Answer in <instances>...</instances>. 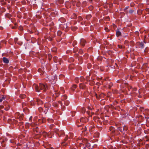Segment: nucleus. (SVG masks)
Wrapping results in <instances>:
<instances>
[{
	"label": "nucleus",
	"mask_w": 149,
	"mask_h": 149,
	"mask_svg": "<svg viewBox=\"0 0 149 149\" xmlns=\"http://www.w3.org/2000/svg\"><path fill=\"white\" fill-rule=\"evenodd\" d=\"M63 131H61L59 132L58 134L59 136V137H61V135H63Z\"/></svg>",
	"instance_id": "obj_15"
},
{
	"label": "nucleus",
	"mask_w": 149,
	"mask_h": 149,
	"mask_svg": "<svg viewBox=\"0 0 149 149\" xmlns=\"http://www.w3.org/2000/svg\"><path fill=\"white\" fill-rule=\"evenodd\" d=\"M37 102L38 104H43V102L40 100H38L37 101Z\"/></svg>",
	"instance_id": "obj_30"
},
{
	"label": "nucleus",
	"mask_w": 149,
	"mask_h": 149,
	"mask_svg": "<svg viewBox=\"0 0 149 149\" xmlns=\"http://www.w3.org/2000/svg\"><path fill=\"white\" fill-rule=\"evenodd\" d=\"M20 114L19 113L17 112L15 114V117L16 119H18Z\"/></svg>",
	"instance_id": "obj_14"
},
{
	"label": "nucleus",
	"mask_w": 149,
	"mask_h": 149,
	"mask_svg": "<svg viewBox=\"0 0 149 149\" xmlns=\"http://www.w3.org/2000/svg\"><path fill=\"white\" fill-rule=\"evenodd\" d=\"M78 50V49L77 48L75 47L74 49L73 50L74 52H76Z\"/></svg>",
	"instance_id": "obj_41"
},
{
	"label": "nucleus",
	"mask_w": 149,
	"mask_h": 149,
	"mask_svg": "<svg viewBox=\"0 0 149 149\" xmlns=\"http://www.w3.org/2000/svg\"><path fill=\"white\" fill-rule=\"evenodd\" d=\"M81 5V4L79 1H78L76 3V6L77 7H80Z\"/></svg>",
	"instance_id": "obj_26"
},
{
	"label": "nucleus",
	"mask_w": 149,
	"mask_h": 149,
	"mask_svg": "<svg viewBox=\"0 0 149 149\" xmlns=\"http://www.w3.org/2000/svg\"><path fill=\"white\" fill-rule=\"evenodd\" d=\"M79 87L81 89H85L86 88V86L85 85L83 84H79Z\"/></svg>",
	"instance_id": "obj_10"
},
{
	"label": "nucleus",
	"mask_w": 149,
	"mask_h": 149,
	"mask_svg": "<svg viewBox=\"0 0 149 149\" xmlns=\"http://www.w3.org/2000/svg\"><path fill=\"white\" fill-rule=\"evenodd\" d=\"M25 105V103H22V105L23 106L24 105Z\"/></svg>",
	"instance_id": "obj_54"
},
{
	"label": "nucleus",
	"mask_w": 149,
	"mask_h": 149,
	"mask_svg": "<svg viewBox=\"0 0 149 149\" xmlns=\"http://www.w3.org/2000/svg\"><path fill=\"white\" fill-rule=\"evenodd\" d=\"M17 43L20 45H21L22 44V42H17Z\"/></svg>",
	"instance_id": "obj_46"
},
{
	"label": "nucleus",
	"mask_w": 149,
	"mask_h": 149,
	"mask_svg": "<svg viewBox=\"0 0 149 149\" xmlns=\"http://www.w3.org/2000/svg\"><path fill=\"white\" fill-rule=\"evenodd\" d=\"M19 97L20 98L22 99H23L25 97L26 95L24 94H21L19 95Z\"/></svg>",
	"instance_id": "obj_24"
},
{
	"label": "nucleus",
	"mask_w": 149,
	"mask_h": 149,
	"mask_svg": "<svg viewBox=\"0 0 149 149\" xmlns=\"http://www.w3.org/2000/svg\"><path fill=\"white\" fill-rule=\"evenodd\" d=\"M10 107L8 105V106L6 107V108L5 109L6 111H8Z\"/></svg>",
	"instance_id": "obj_39"
},
{
	"label": "nucleus",
	"mask_w": 149,
	"mask_h": 149,
	"mask_svg": "<svg viewBox=\"0 0 149 149\" xmlns=\"http://www.w3.org/2000/svg\"><path fill=\"white\" fill-rule=\"evenodd\" d=\"M129 7V6H127L124 9V11L127 13L128 12L127 11V10L128 8Z\"/></svg>",
	"instance_id": "obj_34"
},
{
	"label": "nucleus",
	"mask_w": 149,
	"mask_h": 149,
	"mask_svg": "<svg viewBox=\"0 0 149 149\" xmlns=\"http://www.w3.org/2000/svg\"><path fill=\"white\" fill-rule=\"evenodd\" d=\"M1 140H2V139H0V142L1 143L2 142V141H1Z\"/></svg>",
	"instance_id": "obj_58"
},
{
	"label": "nucleus",
	"mask_w": 149,
	"mask_h": 149,
	"mask_svg": "<svg viewBox=\"0 0 149 149\" xmlns=\"http://www.w3.org/2000/svg\"><path fill=\"white\" fill-rule=\"evenodd\" d=\"M67 96L65 95H64L61 96V100H62L64 102L67 99Z\"/></svg>",
	"instance_id": "obj_11"
},
{
	"label": "nucleus",
	"mask_w": 149,
	"mask_h": 149,
	"mask_svg": "<svg viewBox=\"0 0 149 149\" xmlns=\"http://www.w3.org/2000/svg\"><path fill=\"white\" fill-rule=\"evenodd\" d=\"M106 28H105V30L106 31H108V30H106Z\"/></svg>",
	"instance_id": "obj_62"
},
{
	"label": "nucleus",
	"mask_w": 149,
	"mask_h": 149,
	"mask_svg": "<svg viewBox=\"0 0 149 149\" xmlns=\"http://www.w3.org/2000/svg\"><path fill=\"white\" fill-rule=\"evenodd\" d=\"M127 36V33H123L122 36L121 35V36L124 37H126Z\"/></svg>",
	"instance_id": "obj_33"
},
{
	"label": "nucleus",
	"mask_w": 149,
	"mask_h": 149,
	"mask_svg": "<svg viewBox=\"0 0 149 149\" xmlns=\"http://www.w3.org/2000/svg\"><path fill=\"white\" fill-rule=\"evenodd\" d=\"M64 103L65 105L66 106H68L69 104V102L68 100H66L65 101H64Z\"/></svg>",
	"instance_id": "obj_22"
},
{
	"label": "nucleus",
	"mask_w": 149,
	"mask_h": 149,
	"mask_svg": "<svg viewBox=\"0 0 149 149\" xmlns=\"http://www.w3.org/2000/svg\"><path fill=\"white\" fill-rule=\"evenodd\" d=\"M10 143H15V141L13 139H11L10 140Z\"/></svg>",
	"instance_id": "obj_32"
},
{
	"label": "nucleus",
	"mask_w": 149,
	"mask_h": 149,
	"mask_svg": "<svg viewBox=\"0 0 149 149\" xmlns=\"http://www.w3.org/2000/svg\"><path fill=\"white\" fill-rule=\"evenodd\" d=\"M35 131L38 134H36V135L34 136V138L35 139H38L41 136L42 131L39 130L38 127H36L35 128Z\"/></svg>",
	"instance_id": "obj_2"
},
{
	"label": "nucleus",
	"mask_w": 149,
	"mask_h": 149,
	"mask_svg": "<svg viewBox=\"0 0 149 149\" xmlns=\"http://www.w3.org/2000/svg\"><path fill=\"white\" fill-rule=\"evenodd\" d=\"M58 60V58L56 56H54L53 57V60L54 62L57 63Z\"/></svg>",
	"instance_id": "obj_21"
},
{
	"label": "nucleus",
	"mask_w": 149,
	"mask_h": 149,
	"mask_svg": "<svg viewBox=\"0 0 149 149\" xmlns=\"http://www.w3.org/2000/svg\"><path fill=\"white\" fill-rule=\"evenodd\" d=\"M62 34V32L61 31H58L57 32V35L58 36H60Z\"/></svg>",
	"instance_id": "obj_27"
},
{
	"label": "nucleus",
	"mask_w": 149,
	"mask_h": 149,
	"mask_svg": "<svg viewBox=\"0 0 149 149\" xmlns=\"http://www.w3.org/2000/svg\"><path fill=\"white\" fill-rule=\"evenodd\" d=\"M13 121H16V120H15L14 119H13Z\"/></svg>",
	"instance_id": "obj_59"
},
{
	"label": "nucleus",
	"mask_w": 149,
	"mask_h": 149,
	"mask_svg": "<svg viewBox=\"0 0 149 149\" xmlns=\"http://www.w3.org/2000/svg\"><path fill=\"white\" fill-rule=\"evenodd\" d=\"M80 126H81V125H78V127H79Z\"/></svg>",
	"instance_id": "obj_61"
},
{
	"label": "nucleus",
	"mask_w": 149,
	"mask_h": 149,
	"mask_svg": "<svg viewBox=\"0 0 149 149\" xmlns=\"http://www.w3.org/2000/svg\"><path fill=\"white\" fill-rule=\"evenodd\" d=\"M117 128L120 132H123V134L125 133L128 129L127 127L125 126L118 127Z\"/></svg>",
	"instance_id": "obj_4"
},
{
	"label": "nucleus",
	"mask_w": 149,
	"mask_h": 149,
	"mask_svg": "<svg viewBox=\"0 0 149 149\" xmlns=\"http://www.w3.org/2000/svg\"><path fill=\"white\" fill-rule=\"evenodd\" d=\"M136 34L137 35H139V32H136Z\"/></svg>",
	"instance_id": "obj_55"
},
{
	"label": "nucleus",
	"mask_w": 149,
	"mask_h": 149,
	"mask_svg": "<svg viewBox=\"0 0 149 149\" xmlns=\"http://www.w3.org/2000/svg\"><path fill=\"white\" fill-rule=\"evenodd\" d=\"M133 10H131V9H130L129 10V12L130 13V14H132L133 13Z\"/></svg>",
	"instance_id": "obj_44"
},
{
	"label": "nucleus",
	"mask_w": 149,
	"mask_h": 149,
	"mask_svg": "<svg viewBox=\"0 0 149 149\" xmlns=\"http://www.w3.org/2000/svg\"><path fill=\"white\" fill-rule=\"evenodd\" d=\"M94 136L96 137H97L99 136V133L98 132H96L95 133Z\"/></svg>",
	"instance_id": "obj_29"
},
{
	"label": "nucleus",
	"mask_w": 149,
	"mask_h": 149,
	"mask_svg": "<svg viewBox=\"0 0 149 149\" xmlns=\"http://www.w3.org/2000/svg\"><path fill=\"white\" fill-rule=\"evenodd\" d=\"M52 79L50 80H51L52 81H54V80H56V81L57 80V76H56V74H55V73L53 72L52 74Z\"/></svg>",
	"instance_id": "obj_5"
},
{
	"label": "nucleus",
	"mask_w": 149,
	"mask_h": 149,
	"mask_svg": "<svg viewBox=\"0 0 149 149\" xmlns=\"http://www.w3.org/2000/svg\"><path fill=\"white\" fill-rule=\"evenodd\" d=\"M77 86L76 85H73L72 87V89L73 91H74L76 88Z\"/></svg>",
	"instance_id": "obj_25"
},
{
	"label": "nucleus",
	"mask_w": 149,
	"mask_h": 149,
	"mask_svg": "<svg viewBox=\"0 0 149 149\" xmlns=\"http://www.w3.org/2000/svg\"><path fill=\"white\" fill-rule=\"evenodd\" d=\"M79 53L80 54H82L83 53V51L82 50L80 49L79 50Z\"/></svg>",
	"instance_id": "obj_43"
},
{
	"label": "nucleus",
	"mask_w": 149,
	"mask_h": 149,
	"mask_svg": "<svg viewBox=\"0 0 149 149\" xmlns=\"http://www.w3.org/2000/svg\"><path fill=\"white\" fill-rule=\"evenodd\" d=\"M93 8V7L92 6H90L88 7L89 10L91 11L92 10Z\"/></svg>",
	"instance_id": "obj_31"
},
{
	"label": "nucleus",
	"mask_w": 149,
	"mask_h": 149,
	"mask_svg": "<svg viewBox=\"0 0 149 149\" xmlns=\"http://www.w3.org/2000/svg\"><path fill=\"white\" fill-rule=\"evenodd\" d=\"M58 103L59 104H61V105L62 104V103L61 102V101H58Z\"/></svg>",
	"instance_id": "obj_49"
},
{
	"label": "nucleus",
	"mask_w": 149,
	"mask_h": 149,
	"mask_svg": "<svg viewBox=\"0 0 149 149\" xmlns=\"http://www.w3.org/2000/svg\"><path fill=\"white\" fill-rule=\"evenodd\" d=\"M144 43H146V42L144 41L143 42H136V45L138 47L143 49L145 47Z\"/></svg>",
	"instance_id": "obj_3"
},
{
	"label": "nucleus",
	"mask_w": 149,
	"mask_h": 149,
	"mask_svg": "<svg viewBox=\"0 0 149 149\" xmlns=\"http://www.w3.org/2000/svg\"><path fill=\"white\" fill-rule=\"evenodd\" d=\"M54 94L56 95V97H57L59 96V94L58 92H56L55 91H54Z\"/></svg>",
	"instance_id": "obj_37"
},
{
	"label": "nucleus",
	"mask_w": 149,
	"mask_h": 149,
	"mask_svg": "<svg viewBox=\"0 0 149 149\" xmlns=\"http://www.w3.org/2000/svg\"><path fill=\"white\" fill-rule=\"evenodd\" d=\"M42 134L45 137L48 136V134L45 132H41V134Z\"/></svg>",
	"instance_id": "obj_20"
},
{
	"label": "nucleus",
	"mask_w": 149,
	"mask_h": 149,
	"mask_svg": "<svg viewBox=\"0 0 149 149\" xmlns=\"http://www.w3.org/2000/svg\"><path fill=\"white\" fill-rule=\"evenodd\" d=\"M84 141H85L86 143H85V146L87 147H88L90 146V144L88 142V141L87 140H85Z\"/></svg>",
	"instance_id": "obj_12"
},
{
	"label": "nucleus",
	"mask_w": 149,
	"mask_h": 149,
	"mask_svg": "<svg viewBox=\"0 0 149 149\" xmlns=\"http://www.w3.org/2000/svg\"><path fill=\"white\" fill-rule=\"evenodd\" d=\"M8 122L9 124H11L12 123L13 121L11 119H8Z\"/></svg>",
	"instance_id": "obj_28"
},
{
	"label": "nucleus",
	"mask_w": 149,
	"mask_h": 149,
	"mask_svg": "<svg viewBox=\"0 0 149 149\" xmlns=\"http://www.w3.org/2000/svg\"><path fill=\"white\" fill-rule=\"evenodd\" d=\"M49 64H47V65H46V68H47L48 67H49Z\"/></svg>",
	"instance_id": "obj_50"
},
{
	"label": "nucleus",
	"mask_w": 149,
	"mask_h": 149,
	"mask_svg": "<svg viewBox=\"0 0 149 149\" xmlns=\"http://www.w3.org/2000/svg\"><path fill=\"white\" fill-rule=\"evenodd\" d=\"M84 79V77H81L80 78V80H81Z\"/></svg>",
	"instance_id": "obj_51"
},
{
	"label": "nucleus",
	"mask_w": 149,
	"mask_h": 149,
	"mask_svg": "<svg viewBox=\"0 0 149 149\" xmlns=\"http://www.w3.org/2000/svg\"><path fill=\"white\" fill-rule=\"evenodd\" d=\"M86 118H81L80 120H79L78 121V122H79V121H80L81 122H82V123H85L86 122Z\"/></svg>",
	"instance_id": "obj_7"
},
{
	"label": "nucleus",
	"mask_w": 149,
	"mask_h": 149,
	"mask_svg": "<svg viewBox=\"0 0 149 149\" xmlns=\"http://www.w3.org/2000/svg\"><path fill=\"white\" fill-rule=\"evenodd\" d=\"M18 40V38H15L14 39V42L15 43H17V41Z\"/></svg>",
	"instance_id": "obj_38"
},
{
	"label": "nucleus",
	"mask_w": 149,
	"mask_h": 149,
	"mask_svg": "<svg viewBox=\"0 0 149 149\" xmlns=\"http://www.w3.org/2000/svg\"><path fill=\"white\" fill-rule=\"evenodd\" d=\"M86 149V147H84L83 149Z\"/></svg>",
	"instance_id": "obj_63"
},
{
	"label": "nucleus",
	"mask_w": 149,
	"mask_h": 149,
	"mask_svg": "<svg viewBox=\"0 0 149 149\" xmlns=\"http://www.w3.org/2000/svg\"><path fill=\"white\" fill-rule=\"evenodd\" d=\"M3 60L4 63H9V60L8 58L6 57L3 58Z\"/></svg>",
	"instance_id": "obj_9"
},
{
	"label": "nucleus",
	"mask_w": 149,
	"mask_h": 149,
	"mask_svg": "<svg viewBox=\"0 0 149 149\" xmlns=\"http://www.w3.org/2000/svg\"><path fill=\"white\" fill-rule=\"evenodd\" d=\"M83 111H84V112H82V113H84L85 112V111H84V109H83Z\"/></svg>",
	"instance_id": "obj_57"
},
{
	"label": "nucleus",
	"mask_w": 149,
	"mask_h": 149,
	"mask_svg": "<svg viewBox=\"0 0 149 149\" xmlns=\"http://www.w3.org/2000/svg\"><path fill=\"white\" fill-rule=\"evenodd\" d=\"M88 109H91V108L90 107H89Z\"/></svg>",
	"instance_id": "obj_64"
},
{
	"label": "nucleus",
	"mask_w": 149,
	"mask_h": 149,
	"mask_svg": "<svg viewBox=\"0 0 149 149\" xmlns=\"http://www.w3.org/2000/svg\"><path fill=\"white\" fill-rule=\"evenodd\" d=\"M22 27H20V28H19V29L20 30H22Z\"/></svg>",
	"instance_id": "obj_52"
},
{
	"label": "nucleus",
	"mask_w": 149,
	"mask_h": 149,
	"mask_svg": "<svg viewBox=\"0 0 149 149\" xmlns=\"http://www.w3.org/2000/svg\"><path fill=\"white\" fill-rule=\"evenodd\" d=\"M91 17L92 15L91 14H88L86 15V18L87 20H89Z\"/></svg>",
	"instance_id": "obj_17"
},
{
	"label": "nucleus",
	"mask_w": 149,
	"mask_h": 149,
	"mask_svg": "<svg viewBox=\"0 0 149 149\" xmlns=\"http://www.w3.org/2000/svg\"><path fill=\"white\" fill-rule=\"evenodd\" d=\"M68 136L67 135H66L65 136V138L64 139V141L63 142V144L64 143H65V141H66L68 139Z\"/></svg>",
	"instance_id": "obj_23"
},
{
	"label": "nucleus",
	"mask_w": 149,
	"mask_h": 149,
	"mask_svg": "<svg viewBox=\"0 0 149 149\" xmlns=\"http://www.w3.org/2000/svg\"><path fill=\"white\" fill-rule=\"evenodd\" d=\"M33 87L35 88L36 91L38 93L40 92V90H43V92H45L49 88V87L47 84H45L41 83L39 84V86L36 84H34Z\"/></svg>",
	"instance_id": "obj_1"
},
{
	"label": "nucleus",
	"mask_w": 149,
	"mask_h": 149,
	"mask_svg": "<svg viewBox=\"0 0 149 149\" xmlns=\"http://www.w3.org/2000/svg\"><path fill=\"white\" fill-rule=\"evenodd\" d=\"M78 19H79L80 21H81L82 20V18L81 16H79L78 17Z\"/></svg>",
	"instance_id": "obj_45"
},
{
	"label": "nucleus",
	"mask_w": 149,
	"mask_h": 149,
	"mask_svg": "<svg viewBox=\"0 0 149 149\" xmlns=\"http://www.w3.org/2000/svg\"><path fill=\"white\" fill-rule=\"evenodd\" d=\"M59 21L61 23H63L65 22V19L63 17H61L59 19Z\"/></svg>",
	"instance_id": "obj_16"
},
{
	"label": "nucleus",
	"mask_w": 149,
	"mask_h": 149,
	"mask_svg": "<svg viewBox=\"0 0 149 149\" xmlns=\"http://www.w3.org/2000/svg\"><path fill=\"white\" fill-rule=\"evenodd\" d=\"M86 43V40L83 38L81 39L80 40V44L82 46H84Z\"/></svg>",
	"instance_id": "obj_6"
},
{
	"label": "nucleus",
	"mask_w": 149,
	"mask_h": 149,
	"mask_svg": "<svg viewBox=\"0 0 149 149\" xmlns=\"http://www.w3.org/2000/svg\"><path fill=\"white\" fill-rule=\"evenodd\" d=\"M52 51L54 52H55L56 51V48H54L52 49Z\"/></svg>",
	"instance_id": "obj_47"
},
{
	"label": "nucleus",
	"mask_w": 149,
	"mask_h": 149,
	"mask_svg": "<svg viewBox=\"0 0 149 149\" xmlns=\"http://www.w3.org/2000/svg\"><path fill=\"white\" fill-rule=\"evenodd\" d=\"M148 144L146 145V146L148 147Z\"/></svg>",
	"instance_id": "obj_60"
},
{
	"label": "nucleus",
	"mask_w": 149,
	"mask_h": 149,
	"mask_svg": "<svg viewBox=\"0 0 149 149\" xmlns=\"http://www.w3.org/2000/svg\"><path fill=\"white\" fill-rule=\"evenodd\" d=\"M116 35L117 37L119 36H121V33L119 31V29H117L116 31Z\"/></svg>",
	"instance_id": "obj_8"
},
{
	"label": "nucleus",
	"mask_w": 149,
	"mask_h": 149,
	"mask_svg": "<svg viewBox=\"0 0 149 149\" xmlns=\"http://www.w3.org/2000/svg\"><path fill=\"white\" fill-rule=\"evenodd\" d=\"M32 118V116H31V117H30V118H29V120H31Z\"/></svg>",
	"instance_id": "obj_56"
},
{
	"label": "nucleus",
	"mask_w": 149,
	"mask_h": 149,
	"mask_svg": "<svg viewBox=\"0 0 149 149\" xmlns=\"http://www.w3.org/2000/svg\"><path fill=\"white\" fill-rule=\"evenodd\" d=\"M23 115L20 114L19 116V117L18 119L19 120V121H21L22 120H23Z\"/></svg>",
	"instance_id": "obj_18"
},
{
	"label": "nucleus",
	"mask_w": 149,
	"mask_h": 149,
	"mask_svg": "<svg viewBox=\"0 0 149 149\" xmlns=\"http://www.w3.org/2000/svg\"><path fill=\"white\" fill-rule=\"evenodd\" d=\"M48 56L49 59V60H50L51 59L52 57V55H51L50 54H48Z\"/></svg>",
	"instance_id": "obj_36"
},
{
	"label": "nucleus",
	"mask_w": 149,
	"mask_h": 149,
	"mask_svg": "<svg viewBox=\"0 0 149 149\" xmlns=\"http://www.w3.org/2000/svg\"><path fill=\"white\" fill-rule=\"evenodd\" d=\"M77 29V27L76 26H72L71 29L73 31H75Z\"/></svg>",
	"instance_id": "obj_19"
},
{
	"label": "nucleus",
	"mask_w": 149,
	"mask_h": 149,
	"mask_svg": "<svg viewBox=\"0 0 149 149\" xmlns=\"http://www.w3.org/2000/svg\"><path fill=\"white\" fill-rule=\"evenodd\" d=\"M86 4H87V3H86V1H83V2L82 3L81 5V6L82 7H83V8L85 7V6H86Z\"/></svg>",
	"instance_id": "obj_13"
},
{
	"label": "nucleus",
	"mask_w": 149,
	"mask_h": 149,
	"mask_svg": "<svg viewBox=\"0 0 149 149\" xmlns=\"http://www.w3.org/2000/svg\"><path fill=\"white\" fill-rule=\"evenodd\" d=\"M118 47L120 49L123 48H124L123 46L122 45H118Z\"/></svg>",
	"instance_id": "obj_40"
},
{
	"label": "nucleus",
	"mask_w": 149,
	"mask_h": 149,
	"mask_svg": "<svg viewBox=\"0 0 149 149\" xmlns=\"http://www.w3.org/2000/svg\"><path fill=\"white\" fill-rule=\"evenodd\" d=\"M96 97L97 98H98L99 99V98L100 97V95H97V94H95Z\"/></svg>",
	"instance_id": "obj_48"
},
{
	"label": "nucleus",
	"mask_w": 149,
	"mask_h": 149,
	"mask_svg": "<svg viewBox=\"0 0 149 149\" xmlns=\"http://www.w3.org/2000/svg\"><path fill=\"white\" fill-rule=\"evenodd\" d=\"M77 42H76V41H74L72 44V45H73V47H74L75 45L77 44Z\"/></svg>",
	"instance_id": "obj_35"
},
{
	"label": "nucleus",
	"mask_w": 149,
	"mask_h": 149,
	"mask_svg": "<svg viewBox=\"0 0 149 149\" xmlns=\"http://www.w3.org/2000/svg\"><path fill=\"white\" fill-rule=\"evenodd\" d=\"M2 99H0V102H1L2 101Z\"/></svg>",
	"instance_id": "obj_53"
},
{
	"label": "nucleus",
	"mask_w": 149,
	"mask_h": 149,
	"mask_svg": "<svg viewBox=\"0 0 149 149\" xmlns=\"http://www.w3.org/2000/svg\"><path fill=\"white\" fill-rule=\"evenodd\" d=\"M114 129V128L113 127H112V126H111L109 128V130H112L113 131Z\"/></svg>",
	"instance_id": "obj_42"
}]
</instances>
